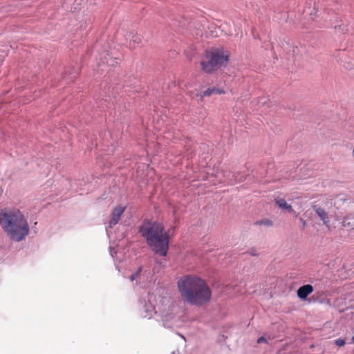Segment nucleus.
<instances>
[{"instance_id":"423d86ee","label":"nucleus","mask_w":354,"mask_h":354,"mask_svg":"<svg viewBox=\"0 0 354 354\" xmlns=\"http://www.w3.org/2000/svg\"><path fill=\"white\" fill-rule=\"evenodd\" d=\"M155 301L156 295L153 293L148 292L142 295L139 301V311L142 317L151 319L155 314L158 313V305H161V302L160 301L156 307Z\"/></svg>"},{"instance_id":"f8f14e48","label":"nucleus","mask_w":354,"mask_h":354,"mask_svg":"<svg viewBox=\"0 0 354 354\" xmlns=\"http://www.w3.org/2000/svg\"><path fill=\"white\" fill-rule=\"evenodd\" d=\"M224 93L225 91L223 89L213 86L205 89L201 95V98L202 99L205 96H210L212 94H221Z\"/></svg>"},{"instance_id":"39448f33","label":"nucleus","mask_w":354,"mask_h":354,"mask_svg":"<svg viewBox=\"0 0 354 354\" xmlns=\"http://www.w3.org/2000/svg\"><path fill=\"white\" fill-rule=\"evenodd\" d=\"M161 305H158V313L161 317L162 326L165 328H173L178 324L177 317L174 315L175 306L169 297L160 299Z\"/></svg>"},{"instance_id":"6ab92c4d","label":"nucleus","mask_w":354,"mask_h":354,"mask_svg":"<svg viewBox=\"0 0 354 354\" xmlns=\"http://www.w3.org/2000/svg\"><path fill=\"white\" fill-rule=\"evenodd\" d=\"M109 252H110L111 256L115 260V259H116V254H117V252L115 251V250L113 248H112L111 246H110L109 247Z\"/></svg>"},{"instance_id":"412c9836","label":"nucleus","mask_w":354,"mask_h":354,"mask_svg":"<svg viewBox=\"0 0 354 354\" xmlns=\"http://www.w3.org/2000/svg\"><path fill=\"white\" fill-rule=\"evenodd\" d=\"M248 253H249L250 255H252V256H257V255H258V253H257V250H254V249H251V250L248 252Z\"/></svg>"},{"instance_id":"f03ea898","label":"nucleus","mask_w":354,"mask_h":354,"mask_svg":"<svg viewBox=\"0 0 354 354\" xmlns=\"http://www.w3.org/2000/svg\"><path fill=\"white\" fill-rule=\"evenodd\" d=\"M0 226L11 241L21 242L30 232L28 218L17 208H5L0 212Z\"/></svg>"},{"instance_id":"2eb2a0df","label":"nucleus","mask_w":354,"mask_h":354,"mask_svg":"<svg viewBox=\"0 0 354 354\" xmlns=\"http://www.w3.org/2000/svg\"><path fill=\"white\" fill-rule=\"evenodd\" d=\"M340 22L339 24H335L333 28L337 32L344 33L348 30V25L342 19H340Z\"/></svg>"},{"instance_id":"6e6552de","label":"nucleus","mask_w":354,"mask_h":354,"mask_svg":"<svg viewBox=\"0 0 354 354\" xmlns=\"http://www.w3.org/2000/svg\"><path fill=\"white\" fill-rule=\"evenodd\" d=\"M313 209L319 216L320 220L323 222L324 225H326L328 229L330 228V218L328 213L319 205H315L313 206Z\"/></svg>"},{"instance_id":"aec40b11","label":"nucleus","mask_w":354,"mask_h":354,"mask_svg":"<svg viewBox=\"0 0 354 354\" xmlns=\"http://www.w3.org/2000/svg\"><path fill=\"white\" fill-rule=\"evenodd\" d=\"M266 343L267 342V339L264 337H260L258 338L257 339V343L258 344H261V343Z\"/></svg>"},{"instance_id":"4be33fe9","label":"nucleus","mask_w":354,"mask_h":354,"mask_svg":"<svg viewBox=\"0 0 354 354\" xmlns=\"http://www.w3.org/2000/svg\"><path fill=\"white\" fill-rule=\"evenodd\" d=\"M299 221L302 224L303 228H305V227L306 226V221L304 219H303L302 218H300Z\"/></svg>"},{"instance_id":"dca6fc26","label":"nucleus","mask_w":354,"mask_h":354,"mask_svg":"<svg viewBox=\"0 0 354 354\" xmlns=\"http://www.w3.org/2000/svg\"><path fill=\"white\" fill-rule=\"evenodd\" d=\"M142 269V267L140 266L139 268H138L137 270L130 276L129 279L131 281H136L137 282V279L138 276L140 274Z\"/></svg>"},{"instance_id":"f3484780","label":"nucleus","mask_w":354,"mask_h":354,"mask_svg":"<svg viewBox=\"0 0 354 354\" xmlns=\"http://www.w3.org/2000/svg\"><path fill=\"white\" fill-rule=\"evenodd\" d=\"M256 225H266V226H271L272 225V221L269 220V219H265V220H261V221H257L255 223Z\"/></svg>"},{"instance_id":"a878e982","label":"nucleus","mask_w":354,"mask_h":354,"mask_svg":"<svg viewBox=\"0 0 354 354\" xmlns=\"http://www.w3.org/2000/svg\"><path fill=\"white\" fill-rule=\"evenodd\" d=\"M171 354H175V352H172Z\"/></svg>"},{"instance_id":"a211bd4d","label":"nucleus","mask_w":354,"mask_h":354,"mask_svg":"<svg viewBox=\"0 0 354 354\" xmlns=\"http://www.w3.org/2000/svg\"><path fill=\"white\" fill-rule=\"evenodd\" d=\"M345 343L346 342L344 339L339 338L335 340V344L338 346H342L345 344Z\"/></svg>"},{"instance_id":"ddd939ff","label":"nucleus","mask_w":354,"mask_h":354,"mask_svg":"<svg viewBox=\"0 0 354 354\" xmlns=\"http://www.w3.org/2000/svg\"><path fill=\"white\" fill-rule=\"evenodd\" d=\"M276 204L282 209L288 210L290 212H295L290 205L288 204L283 198H276Z\"/></svg>"},{"instance_id":"20e7f679","label":"nucleus","mask_w":354,"mask_h":354,"mask_svg":"<svg viewBox=\"0 0 354 354\" xmlns=\"http://www.w3.org/2000/svg\"><path fill=\"white\" fill-rule=\"evenodd\" d=\"M228 53L223 48H212L207 50L201 62L202 70L206 73H212L225 66L228 62Z\"/></svg>"},{"instance_id":"0eeeda50","label":"nucleus","mask_w":354,"mask_h":354,"mask_svg":"<svg viewBox=\"0 0 354 354\" xmlns=\"http://www.w3.org/2000/svg\"><path fill=\"white\" fill-rule=\"evenodd\" d=\"M125 210V207H123L122 205H118L114 208V209L112 212L111 214V218L109 223L108 227L109 228H112L114 225H115L119 220L120 219V217L122 214L124 213Z\"/></svg>"},{"instance_id":"5701e85b","label":"nucleus","mask_w":354,"mask_h":354,"mask_svg":"<svg viewBox=\"0 0 354 354\" xmlns=\"http://www.w3.org/2000/svg\"><path fill=\"white\" fill-rule=\"evenodd\" d=\"M120 35H123V32L119 31L116 34V38L118 39Z\"/></svg>"},{"instance_id":"393cba45","label":"nucleus","mask_w":354,"mask_h":354,"mask_svg":"<svg viewBox=\"0 0 354 354\" xmlns=\"http://www.w3.org/2000/svg\"><path fill=\"white\" fill-rule=\"evenodd\" d=\"M352 341H353V344H354V336H353V338H352Z\"/></svg>"},{"instance_id":"9b49d317","label":"nucleus","mask_w":354,"mask_h":354,"mask_svg":"<svg viewBox=\"0 0 354 354\" xmlns=\"http://www.w3.org/2000/svg\"><path fill=\"white\" fill-rule=\"evenodd\" d=\"M124 36L125 40H129V47L134 48L136 44H138L141 41V38L137 34L133 32H127Z\"/></svg>"},{"instance_id":"4468645a","label":"nucleus","mask_w":354,"mask_h":354,"mask_svg":"<svg viewBox=\"0 0 354 354\" xmlns=\"http://www.w3.org/2000/svg\"><path fill=\"white\" fill-rule=\"evenodd\" d=\"M342 226L354 234V219L344 218L342 222Z\"/></svg>"},{"instance_id":"b1692460","label":"nucleus","mask_w":354,"mask_h":354,"mask_svg":"<svg viewBox=\"0 0 354 354\" xmlns=\"http://www.w3.org/2000/svg\"><path fill=\"white\" fill-rule=\"evenodd\" d=\"M97 71H104V69H103V68H100H100H98V69H97Z\"/></svg>"},{"instance_id":"7ed1b4c3","label":"nucleus","mask_w":354,"mask_h":354,"mask_svg":"<svg viewBox=\"0 0 354 354\" xmlns=\"http://www.w3.org/2000/svg\"><path fill=\"white\" fill-rule=\"evenodd\" d=\"M138 232L154 254L167 256L169 236L162 223L145 219L139 226Z\"/></svg>"},{"instance_id":"f257e3e1","label":"nucleus","mask_w":354,"mask_h":354,"mask_svg":"<svg viewBox=\"0 0 354 354\" xmlns=\"http://www.w3.org/2000/svg\"><path fill=\"white\" fill-rule=\"evenodd\" d=\"M178 288L183 299L189 304L202 306L207 304L212 297V291L201 278L186 275L178 281Z\"/></svg>"},{"instance_id":"9d476101","label":"nucleus","mask_w":354,"mask_h":354,"mask_svg":"<svg viewBox=\"0 0 354 354\" xmlns=\"http://www.w3.org/2000/svg\"><path fill=\"white\" fill-rule=\"evenodd\" d=\"M313 291V287L310 284H306L301 286L297 290V296L299 299L304 300Z\"/></svg>"},{"instance_id":"1a4fd4ad","label":"nucleus","mask_w":354,"mask_h":354,"mask_svg":"<svg viewBox=\"0 0 354 354\" xmlns=\"http://www.w3.org/2000/svg\"><path fill=\"white\" fill-rule=\"evenodd\" d=\"M100 59L101 62L100 64H106L108 66H115L118 64V59L116 57H113L112 56L109 55V53H101L100 55Z\"/></svg>"}]
</instances>
